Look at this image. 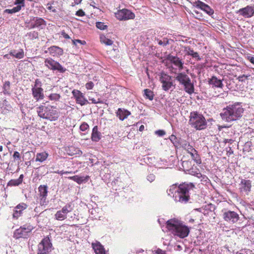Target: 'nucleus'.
Returning <instances> with one entry per match:
<instances>
[{
  "mask_svg": "<svg viewBox=\"0 0 254 254\" xmlns=\"http://www.w3.org/2000/svg\"><path fill=\"white\" fill-rule=\"evenodd\" d=\"M194 188L192 183H184L179 186L174 184L167 190L169 195L173 197L176 202L187 203L190 199V191Z\"/></svg>",
  "mask_w": 254,
  "mask_h": 254,
  "instance_id": "f257e3e1",
  "label": "nucleus"
},
{
  "mask_svg": "<svg viewBox=\"0 0 254 254\" xmlns=\"http://www.w3.org/2000/svg\"><path fill=\"white\" fill-rule=\"evenodd\" d=\"M9 54H6L4 56H3V58L5 59H10V57L9 56Z\"/></svg>",
  "mask_w": 254,
  "mask_h": 254,
  "instance_id": "0e129e2a",
  "label": "nucleus"
},
{
  "mask_svg": "<svg viewBox=\"0 0 254 254\" xmlns=\"http://www.w3.org/2000/svg\"><path fill=\"white\" fill-rule=\"evenodd\" d=\"M236 13L245 18H251L254 15V5H247L240 8Z\"/></svg>",
  "mask_w": 254,
  "mask_h": 254,
  "instance_id": "2eb2a0df",
  "label": "nucleus"
},
{
  "mask_svg": "<svg viewBox=\"0 0 254 254\" xmlns=\"http://www.w3.org/2000/svg\"><path fill=\"white\" fill-rule=\"evenodd\" d=\"M20 10V6H16L13 7L12 9H6L4 10V13L12 14L18 12Z\"/></svg>",
  "mask_w": 254,
  "mask_h": 254,
  "instance_id": "c9c22d12",
  "label": "nucleus"
},
{
  "mask_svg": "<svg viewBox=\"0 0 254 254\" xmlns=\"http://www.w3.org/2000/svg\"><path fill=\"white\" fill-rule=\"evenodd\" d=\"M49 99L51 101H57L61 98V95L57 93H51L48 96Z\"/></svg>",
  "mask_w": 254,
  "mask_h": 254,
  "instance_id": "4c0bfd02",
  "label": "nucleus"
},
{
  "mask_svg": "<svg viewBox=\"0 0 254 254\" xmlns=\"http://www.w3.org/2000/svg\"><path fill=\"white\" fill-rule=\"evenodd\" d=\"M33 228V227L30 224H25L15 230L13 233V237L16 239L21 238H26L29 236V233Z\"/></svg>",
  "mask_w": 254,
  "mask_h": 254,
  "instance_id": "0eeeda50",
  "label": "nucleus"
},
{
  "mask_svg": "<svg viewBox=\"0 0 254 254\" xmlns=\"http://www.w3.org/2000/svg\"><path fill=\"white\" fill-rule=\"evenodd\" d=\"M248 60L250 61V62L254 64V57H249L248 58Z\"/></svg>",
  "mask_w": 254,
  "mask_h": 254,
  "instance_id": "680f3d73",
  "label": "nucleus"
},
{
  "mask_svg": "<svg viewBox=\"0 0 254 254\" xmlns=\"http://www.w3.org/2000/svg\"><path fill=\"white\" fill-rule=\"evenodd\" d=\"M85 14V12L82 9H79L76 12V15L78 16H83Z\"/></svg>",
  "mask_w": 254,
  "mask_h": 254,
  "instance_id": "864d4df0",
  "label": "nucleus"
},
{
  "mask_svg": "<svg viewBox=\"0 0 254 254\" xmlns=\"http://www.w3.org/2000/svg\"><path fill=\"white\" fill-rule=\"evenodd\" d=\"M200 178H201V181L206 182L207 180H208V178L205 175H202V176Z\"/></svg>",
  "mask_w": 254,
  "mask_h": 254,
  "instance_id": "052dcab7",
  "label": "nucleus"
},
{
  "mask_svg": "<svg viewBox=\"0 0 254 254\" xmlns=\"http://www.w3.org/2000/svg\"><path fill=\"white\" fill-rule=\"evenodd\" d=\"M182 48L186 55L191 56L192 58L197 61L201 60V59L199 57L198 53L194 52L190 46H183Z\"/></svg>",
  "mask_w": 254,
  "mask_h": 254,
  "instance_id": "5701e85b",
  "label": "nucleus"
},
{
  "mask_svg": "<svg viewBox=\"0 0 254 254\" xmlns=\"http://www.w3.org/2000/svg\"><path fill=\"white\" fill-rule=\"evenodd\" d=\"M170 139L174 144H175V141L176 140V137L175 135H172L170 137Z\"/></svg>",
  "mask_w": 254,
  "mask_h": 254,
  "instance_id": "bf43d9fd",
  "label": "nucleus"
},
{
  "mask_svg": "<svg viewBox=\"0 0 254 254\" xmlns=\"http://www.w3.org/2000/svg\"><path fill=\"white\" fill-rule=\"evenodd\" d=\"M71 93L77 104H80L82 106L89 103L88 101L85 98L84 94L79 90L74 89Z\"/></svg>",
  "mask_w": 254,
  "mask_h": 254,
  "instance_id": "dca6fc26",
  "label": "nucleus"
},
{
  "mask_svg": "<svg viewBox=\"0 0 254 254\" xmlns=\"http://www.w3.org/2000/svg\"><path fill=\"white\" fill-rule=\"evenodd\" d=\"M244 111L241 103L236 102L233 104L229 105L223 109L220 116L223 120L230 122L240 118Z\"/></svg>",
  "mask_w": 254,
  "mask_h": 254,
  "instance_id": "f03ea898",
  "label": "nucleus"
},
{
  "mask_svg": "<svg viewBox=\"0 0 254 254\" xmlns=\"http://www.w3.org/2000/svg\"><path fill=\"white\" fill-rule=\"evenodd\" d=\"M167 60L175 66L176 69L180 71L183 68L184 62L178 57L169 56Z\"/></svg>",
  "mask_w": 254,
  "mask_h": 254,
  "instance_id": "a211bd4d",
  "label": "nucleus"
},
{
  "mask_svg": "<svg viewBox=\"0 0 254 254\" xmlns=\"http://www.w3.org/2000/svg\"><path fill=\"white\" fill-rule=\"evenodd\" d=\"M85 86L87 90H91L94 87V84L92 81H89L85 84Z\"/></svg>",
  "mask_w": 254,
  "mask_h": 254,
  "instance_id": "de8ad7c7",
  "label": "nucleus"
},
{
  "mask_svg": "<svg viewBox=\"0 0 254 254\" xmlns=\"http://www.w3.org/2000/svg\"><path fill=\"white\" fill-rule=\"evenodd\" d=\"M48 50L50 54L53 57H59L63 54V50L56 46L49 47Z\"/></svg>",
  "mask_w": 254,
  "mask_h": 254,
  "instance_id": "393cba45",
  "label": "nucleus"
},
{
  "mask_svg": "<svg viewBox=\"0 0 254 254\" xmlns=\"http://www.w3.org/2000/svg\"><path fill=\"white\" fill-rule=\"evenodd\" d=\"M74 2H72L71 5L74 6L75 5H77L81 3L82 0H73Z\"/></svg>",
  "mask_w": 254,
  "mask_h": 254,
  "instance_id": "4d7b16f0",
  "label": "nucleus"
},
{
  "mask_svg": "<svg viewBox=\"0 0 254 254\" xmlns=\"http://www.w3.org/2000/svg\"><path fill=\"white\" fill-rule=\"evenodd\" d=\"M166 133L165 131L163 130H158L155 131V134L159 136H162Z\"/></svg>",
  "mask_w": 254,
  "mask_h": 254,
  "instance_id": "603ef678",
  "label": "nucleus"
},
{
  "mask_svg": "<svg viewBox=\"0 0 254 254\" xmlns=\"http://www.w3.org/2000/svg\"><path fill=\"white\" fill-rule=\"evenodd\" d=\"M209 84L212 86V88H218L222 89L223 87V84L222 80L218 79L215 76H212L208 80Z\"/></svg>",
  "mask_w": 254,
  "mask_h": 254,
  "instance_id": "a878e982",
  "label": "nucleus"
},
{
  "mask_svg": "<svg viewBox=\"0 0 254 254\" xmlns=\"http://www.w3.org/2000/svg\"><path fill=\"white\" fill-rule=\"evenodd\" d=\"M153 252L156 254H166L165 251H163L159 248H158L156 250L153 251Z\"/></svg>",
  "mask_w": 254,
  "mask_h": 254,
  "instance_id": "3c124183",
  "label": "nucleus"
},
{
  "mask_svg": "<svg viewBox=\"0 0 254 254\" xmlns=\"http://www.w3.org/2000/svg\"><path fill=\"white\" fill-rule=\"evenodd\" d=\"M156 40L157 41L158 44L161 46H165L169 44V40L167 38H164L163 40L156 39Z\"/></svg>",
  "mask_w": 254,
  "mask_h": 254,
  "instance_id": "79ce46f5",
  "label": "nucleus"
},
{
  "mask_svg": "<svg viewBox=\"0 0 254 254\" xmlns=\"http://www.w3.org/2000/svg\"><path fill=\"white\" fill-rule=\"evenodd\" d=\"M190 174L191 175L194 176L198 178H200L202 176V174L200 173L198 169H192L190 171Z\"/></svg>",
  "mask_w": 254,
  "mask_h": 254,
  "instance_id": "ea45409f",
  "label": "nucleus"
},
{
  "mask_svg": "<svg viewBox=\"0 0 254 254\" xmlns=\"http://www.w3.org/2000/svg\"><path fill=\"white\" fill-rule=\"evenodd\" d=\"M3 93L4 94H9L10 82L6 81L3 86Z\"/></svg>",
  "mask_w": 254,
  "mask_h": 254,
  "instance_id": "58836bf2",
  "label": "nucleus"
},
{
  "mask_svg": "<svg viewBox=\"0 0 254 254\" xmlns=\"http://www.w3.org/2000/svg\"><path fill=\"white\" fill-rule=\"evenodd\" d=\"M52 250V244L49 238H44L38 245V254H49Z\"/></svg>",
  "mask_w": 254,
  "mask_h": 254,
  "instance_id": "1a4fd4ad",
  "label": "nucleus"
},
{
  "mask_svg": "<svg viewBox=\"0 0 254 254\" xmlns=\"http://www.w3.org/2000/svg\"><path fill=\"white\" fill-rule=\"evenodd\" d=\"M160 81L162 84L163 89L165 91H168L173 85L171 77L164 73L161 74Z\"/></svg>",
  "mask_w": 254,
  "mask_h": 254,
  "instance_id": "4468645a",
  "label": "nucleus"
},
{
  "mask_svg": "<svg viewBox=\"0 0 254 254\" xmlns=\"http://www.w3.org/2000/svg\"><path fill=\"white\" fill-rule=\"evenodd\" d=\"M223 217L225 221L231 224L236 223L239 219V214L236 212L231 210L223 212Z\"/></svg>",
  "mask_w": 254,
  "mask_h": 254,
  "instance_id": "ddd939ff",
  "label": "nucleus"
},
{
  "mask_svg": "<svg viewBox=\"0 0 254 254\" xmlns=\"http://www.w3.org/2000/svg\"><path fill=\"white\" fill-rule=\"evenodd\" d=\"M56 173H58L59 174H60V175H63L64 174V171H58L57 172H56Z\"/></svg>",
  "mask_w": 254,
  "mask_h": 254,
  "instance_id": "69168bd1",
  "label": "nucleus"
},
{
  "mask_svg": "<svg viewBox=\"0 0 254 254\" xmlns=\"http://www.w3.org/2000/svg\"><path fill=\"white\" fill-rule=\"evenodd\" d=\"M232 141H233V140L232 139H225V143L228 142V143H232Z\"/></svg>",
  "mask_w": 254,
  "mask_h": 254,
  "instance_id": "338daca9",
  "label": "nucleus"
},
{
  "mask_svg": "<svg viewBox=\"0 0 254 254\" xmlns=\"http://www.w3.org/2000/svg\"><path fill=\"white\" fill-rule=\"evenodd\" d=\"M115 16L119 20H127L134 19L135 14L127 9H123L116 12Z\"/></svg>",
  "mask_w": 254,
  "mask_h": 254,
  "instance_id": "f8f14e48",
  "label": "nucleus"
},
{
  "mask_svg": "<svg viewBox=\"0 0 254 254\" xmlns=\"http://www.w3.org/2000/svg\"><path fill=\"white\" fill-rule=\"evenodd\" d=\"M88 128L89 126L86 123H83L80 126V129L82 131H85Z\"/></svg>",
  "mask_w": 254,
  "mask_h": 254,
  "instance_id": "49530a36",
  "label": "nucleus"
},
{
  "mask_svg": "<svg viewBox=\"0 0 254 254\" xmlns=\"http://www.w3.org/2000/svg\"><path fill=\"white\" fill-rule=\"evenodd\" d=\"M193 5V6L203 10L209 15H211L214 13V10L209 6L200 0H197L194 2Z\"/></svg>",
  "mask_w": 254,
  "mask_h": 254,
  "instance_id": "6ab92c4d",
  "label": "nucleus"
},
{
  "mask_svg": "<svg viewBox=\"0 0 254 254\" xmlns=\"http://www.w3.org/2000/svg\"><path fill=\"white\" fill-rule=\"evenodd\" d=\"M74 209L72 202H69L64 206L61 210H58L55 214V218L59 221L65 220L67 218V214L71 212Z\"/></svg>",
  "mask_w": 254,
  "mask_h": 254,
  "instance_id": "6e6552de",
  "label": "nucleus"
},
{
  "mask_svg": "<svg viewBox=\"0 0 254 254\" xmlns=\"http://www.w3.org/2000/svg\"><path fill=\"white\" fill-rule=\"evenodd\" d=\"M48 188L46 186H40L38 188L40 198V203L44 205L46 203V197L48 193Z\"/></svg>",
  "mask_w": 254,
  "mask_h": 254,
  "instance_id": "412c9836",
  "label": "nucleus"
},
{
  "mask_svg": "<svg viewBox=\"0 0 254 254\" xmlns=\"http://www.w3.org/2000/svg\"><path fill=\"white\" fill-rule=\"evenodd\" d=\"M101 133L98 130L97 126H95L93 128L91 136L92 140L95 142L99 141L101 139Z\"/></svg>",
  "mask_w": 254,
  "mask_h": 254,
  "instance_id": "c85d7f7f",
  "label": "nucleus"
},
{
  "mask_svg": "<svg viewBox=\"0 0 254 254\" xmlns=\"http://www.w3.org/2000/svg\"><path fill=\"white\" fill-rule=\"evenodd\" d=\"M181 146L182 148H183L185 150H186L188 153H189L191 151H193L194 149L193 146H192L189 142L184 141L182 142Z\"/></svg>",
  "mask_w": 254,
  "mask_h": 254,
  "instance_id": "473e14b6",
  "label": "nucleus"
},
{
  "mask_svg": "<svg viewBox=\"0 0 254 254\" xmlns=\"http://www.w3.org/2000/svg\"><path fill=\"white\" fill-rule=\"evenodd\" d=\"M91 246L96 254H106L104 246L99 242L96 241Z\"/></svg>",
  "mask_w": 254,
  "mask_h": 254,
  "instance_id": "b1692460",
  "label": "nucleus"
},
{
  "mask_svg": "<svg viewBox=\"0 0 254 254\" xmlns=\"http://www.w3.org/2000/svg\"><path fill=\"white\" fill-rule=\"evenodd\" d=\"M26 36L28 37V38H29L30 39L33 40V39H36L37 38H38V32H37L36 31H32V32H30L29 33H28Z\"/></svg>",
  "mask_w": 254,
  "mask_h": 254,
  "instance_id": "a19ab883",
  "label": "nucleus"
},
{
  "mask_svg": "<svg viewBox=\"0 0 254 254\" xmlns=\"http://www.w3.org/2000/svg\"><path fill=\"white\" fill-rule=\"evenodd\" d=\"M174 250L176 251H181L183 250V247L180 245H176L174 246Z\"/></svg>",
  "mask_w": 254,
  "mask_h": 254,
  "instance_id": "5fc2aeb1",
  "label": "nucleus"
},
{
  "mask_svg": "<svg viewBox=\"0 0 254 254\" xmlns=\"http://www.w3.org/2000/svg\"><path fill=\"white\" fill-rule=\"evenodd\" d=\"M26 27L28 29H33L35 28H43V27L46 25L45 21L41 18L38 17H33L30 20H26L25 22Z\"/></svg>",
  "mask_w": 254,
  "mask_h": 254,
  "instance_id": "9b49d317",
  "label": "nucleus"
},
{
  "mask_svg": "<svg viewBox=\"0 0 254 254\" xmlns=\"http://www.w3.org/2000/svg\"><path fill=\"white\" fill-rule=\"evenodd\" d=\"M23 175H20L19 177L17 179H13L9 181L7 185L9 186H18L22 182Z\"/></svg>",
  "mask_w": 254,
  "mask_h": 254,
  "instance_id": "c756f323",
  "label": "nucleus"
},
{
  "mask_svg": "<svg viewBox=\"0 0 254 254\" xmlns=\"http://www.w3.org/2000/svg\"><path fill=\"white\" fill-rule=\"evenodd\" d=\"M12 157L14 161H18V162L19 163V161L20 160L21 157L20 153L18 151H14L12 155Z\"/></svg>",
  "mask_w": 254,
  "mask_h": 254,
  "instance_id": "37998d69",
  "label": "nucleus"
},
{
  "mask_svg": "<svg viewBox=\"0 0 254 254\" xmlns=\"http://www.w3.org/2000/svg\"><path fill=\"white\" fill-rule=\"evenodd\" d=\"M227 153L229 154H232L233 153V151L231 148H230L229 150L227 151Z\"/></svg>",
  "mask_w": 254,
  "mask_h": 254,
  "instance_id": "774afa93",
  "label": "nucleus"
},
{
  "mask_svg": "<svg viewBox=\"0 0 254 254\" xmlns=\"http://www.w3.org/2000/svg\"><path fill=\"white\" fill-rule=\"evenodd\" d=\"M72 43L74 45H76L77 43H80L82 45H84L86 43L85 41H81L80 40H73Z\"/></svg>",
  "mask_w": 254,
  "mask_h": 254,
  "instance_id": "8fccbe9b",
  "label": "nucleus"
},
{
  "mask_svg": "<svg viewBox=\"0 0 254 254\" xmlns=\"http://www.w3.org/2000/svg\"><path fill=\"white\" fill-rule=\"evenodd\" d=\"M155 179V176L153 174H149L147 176V180L150 183L154 181Z\"/></svg>",
  "mask_w": 254,
  "mask_h": 254,
  "instance_id": "09e8293b",
  "label": "nucleus"
},
{
  "mask_svg": "<svg viewBox=\"0 0 254 254\" xmlns=\"http://www.w3.org/2000/svg\"><path fill=\"white\" fill-rule=\"evenodd\" d=\"M96 27L99 29L104 30L106 28L107 26L101 22H97L96 23Z\"/></svg>",
  "mask_w": 254,
  "mask_h": 254,
  "instance_id": "c03bdc74",
  "label": "nucleus"
},
{
  "mask_svg": "<svg viewBox=\"0 0 254 254\" xmlns=\"http://www.w3.org/2000/svg\"><path fill=\"white\" fill-rule=\"evenodd\" d=\"M24 1L25 0H16L14 2V4H16L17 6H20L21 9L22 7H24L25 6Z\"/></svg>",
  "mask_w": 254,
  "mask_h": 254,
  "instance_id": "a18cd8bd",
  "label": "nucleus"
},
{
  "mask_svg": "<svg viewBox=\"0 0 254 254\" xmlns=\"http://www.w3.org/2000/svg\"><path fill=\"white\" fill-rule=\"evenodd\" d=\"M191 155V158L198 164L201 163V160L200 157L197 151L194 149L193 151H191L189 153Z\"/></svg>",
  "mask_w": 254,
  "mask_h": 254,
  "instance_id": "7c9ffc66",
  "label": "nucleus"
},
{
  "mask_svg": "<svg viewBox=\"0 0 254 254\" xmlns=\"http://www.w3.org/2000/svg\"><path fill=\"white\" fill-rule=\"evenodd\" d=\"M32 95L34 98L38 101L40 100L43 99L44 95L43 93V89L40 87H33L32 88Z\"/></svg>",
  "mask_w": 254,
  "mask_h": 254,
  "instance_id": "4be33fe9",
  "label": "nucleus"
},
{
  "mask_svg": "<svg viewBox=\"0 0 254 254\" xmlns=\"http://www.w3.org/2000/svg\"><path fill=\"white\" fill-rule=\"evenodd\" d=\"M100 41L102 43H103L107 46H111L113 44V41L112 40L107 38L104 35H101L100 36Z\"/></svg>",
  "mask_w": 254,
  "mask_h": 254,
  "instance_id": "f704fd0d",
  "label": "nucleus"
},
{
  "mask_svg": "<svg viewBox=\"0 0 254 254\" xmlns=\"http://www.w3.org/2000/svg\"><path fill=\"white\" fill-rule=\"evenodd\" d=\"M68 179L70 180H72L76 183H77L78 184H81L84 181L83 177H79L78 176H74L72 177H69Z\"/></svg>",
  "mask_w": 254,
  "mask_h": 254,
  "instance_id": "e433bc0d",
  "label": "nucleus"
},
{
  "mask_svg": "<svg viewBox=\"0 0 254 254\" xmlns=\"http://www.w3.org/2000/svg\"><path fill=\"white\" fill-rule=\"evenodd\" d=\"M44 64L46 67L52 70H58L61 73H64L66 70V68L64 67L59 62L50 58L46 59Z\"/></svg>",
  "mask_w": 254,
  "mask_h": 254,
  "instance_id": "9d476101",
  "label": "nucleus"
},
{
  "mask_svg": "<svg viewBox=\"0 0 254 254\" xmlns=\"http://www.w3.org/2000/svg\"><path fill=\"white\" fill-rule=\"evenodd\" d=\"M130 115V112L124 108H119L116 112V115L121 121H124Z\"/></svg>",
  "mask_w": 254,
  "mask_h": 254,
  "instance_id": "bb28decb",
  "label": "nucleus"
},
{
  "mask_svg": "<svg viewBox=\"0 0 254 254\" xmlns=\"http://www.w3.org/2000/svg\"><path fill=\"white\" fill-rule=\"evenodd\" d=\"M252 182L250 180L242 179L239 184V190L242 194L248 195L251 190Z\"/></svg>",
  "mask_w": 254,
  "mask_h": 254,
  "instance_id": "f3484780",
  "label": "nucleus"
},
{
  "mask_svg": "<svg viewBox=\"0 0 254 254\" xmlns=\"http://www.w3.org/2000/svg\"><path fill=\"white\" fill-rule=\"evenodd\" d=\"M176 80L184 87L186 92L190 95L194 93V87L193 83L191 82L190 78L185 72H181L177 74Z\"/></svg>",
  "mask_w": 254,
  "mask_h": 254,
  "instance_id": "423d86ee",
  "label": "nucleus"
},
{
  "mask_svg": "<svg viewBox=\"0 0 254 254\" xmlns=\"http://www.w3.org/2000/svg\"><path fill=\"white\" fill-rule=\"evenodd\" d=\"M27 205L25 203H20L16 206L13 209L12 217L14 219H18L23 213V211L26 209Z\"/></svg>",
  "mask_w": 254,
  "mask_h": 254,
  "instance_id": "aec40b11",
  "label": "nucleus"
},
{
  "mask_svg": "<svg viewBox=\"0 0 254 254\" xmlns=\"http://www.w3.org/2000/svg\"><path fill=\"white\" fill-rule=\"evenodd\" d=\"M62 35L65 38V39H70V37L69 36V35L65 33V32H63L62 33Z\"/></svg>",
  "mask_w": 254,
  "mask_h": 254,
  "instance_id": "e2e57ef3",
  "label": "nucleus"
},
{
  "mask_svg": "<svg viewBox=\"0 0 254 254\" xmlns=\"http://www.w3.org/2000/svg\"><path fill=\"white\" fill-rule=\"evenodd\" d=\"M38 116L44 119L55 121L60 117V113L56 108L51 105H41L37 108Z\"/></svg>",
  "mask_w": 254,
  "mask_h": 254,
  "instance_id": "20e7f679",
  "label": "nucleus"
},
{
  "mask_svg": "<svg viewBox=\"0 0 254 254\" xmlns=\"http://www.w3.org/2000/svg\"><path fill=\"white\" fill-rule=\"evenodd\" d=\"M166 228L171 234L180 238L187 237L190 233V228L176 218L168 220L166 222Z\"/></svg>",
  "mask_w": 254,
  "mask_h": 254,
  "instance_id": "7ed1b4c3",
  "label": "nucleus"
},
{
  "mask_svg": "<svg viewBox=\"0 0 254 254\" xmlns=\"http://www.w3.org/2000/svg\"><path fill=\"white\" fill-rule=\"evenodd\" d=\"M189 123L191 127L196 130H202L207 127V122L204 117L196 112L190 113Z\"/></svg>",
  "mask_w": 254,
  "mask_h": 254,
  "instance_id": "39448f33",
  "label": "nucleus"
},
{
  "mask_svg": "<svg viewBox=\"0 0 254 254\" xmlns=\"http://www.w3.org/2000/svg\"><path fill=\"white\" fill-rule=\"evenodd\" d=\"M41 86V83L39 79H36L35 82L34 87H40Z\"/></svg>",
  "mask_w": 254,
  "mask_h": 254,
  "instance_id": "13d9d810",
  "label": "nucleus"
},
{
  "mask_svg": "<svg viewBox=\"0 0 254 254\" xmlns=\"http://www.w3.org/2000/svg\"><path fill=\"white\" fill-rule=\"evenodd\" d=\"M9 55L17 59H21L24 57V52L23 49L13 50L10 51Z\"/></svg>",
  "mask_w": 254,
  "mask_h": 254,
  "instance_id": "cd10ccee",
  "label": "nucleus"
},
{
  "mask_svg": "<svg viewBox=\"0 0 254 254\" xmlns=\"http://www.w3.org/2000/svg\"><path fill=\"white\" fill-rule=\"evenodd\" d=\"M89 100L90 101H91L92 103H93V104H98V103H101V100L99 99H98V100L97 101L96 100H95L94 98H89Z\"/></svg>",
  "mask_w": 254,
  "mask_h": 254,
  "instance_id": "6e6d98bb",
  "label": "nucleus"
},
{
  "mask_svg": "<svg viewBox=\"0 0 254 254\" xmlns=\"http://www.w3.org/2000/svg\"><path fill=\"white\" fill-rule=\"evenodd\" d=\"M48 156V153L45 152L37 153L36 155V161L42 162L46 160Z\"/></svg>",
  "mask_w": 254,
  "mask_h": 254,
  "instance_id": "2f4dec72",
  "label": "nucleus"
},
{
  "mask_svg": "<svg viewBox=\"0 0 254 254\" xmlns=\"http://www.w3.org/2000/svg\"><path fill=\"white\" fill-rule=\"evenodd\" d=\"M144 95L146 99H148L149 100H152L154 98V94L153 91L149 89H146L144 90Z\"/></svg>",
  "mask_w": 254,
  "mask_h": 254,
  "instance_id": "72a5a7b5",
  "label": "nucleus"
}]
</instances>
